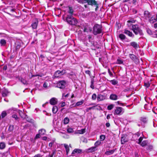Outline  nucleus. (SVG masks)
<instances>
[{
	"mask_svg": "<svg viewBox=\"0 0 157 157\" xmlns=\"http://www.w3.org/2000/svg\"><path fill=\"white\" fill-rule=\"evenodd\" d=\"M108 73H109V74L111 76H113V74L111 72V71H110V70L109 69H108Z\"/></svg>",
	"mask_w": 157,
	"mask_h": 157,
	"instance_id": "680f3d73",
	"label": "nucleus"
},
{
	"mask_svg": "<svg viewBox=\"0 0 157 157\" xmlns=\"http://www.w3.org/2000/svg\"><path fill=\"white\" fill-rule=\"evenodd\" d=\"M128 27L132 30L134 33L136 35L139 34L140 36L143 35V33L142 30L140 28L138 25L128 24Z\"/></svg>",
	"mask_w": 157,
	"mask_h": 157,
	"instance_id": "f257e3e1",
	"label": "nucleus"
},
{
	"mask_svg": "<svg viewBox=\"0 0 157 157\" xmlns=\"http://www.w3.org/2000/svg\"><path fill=\"white\" fill-rule=\"evenodd\" d=\"M67 131L68 133H71L74 132V130L72 128H70L67 129Z\"/></svg>",
	"mask_w": 157,
	"mask_h": 157,
	"instance_id": "c03bdc74",
	"label": "nucleus"
},
{
	"mask_svg": "<svg viewBox=\"0 0 157 157\" xmlns=\"http://www.w3.org/2000/svg\"><path fill=\"white\" fill-rule=\"evenodd\" d=\"M132 12L133 14H136L137 13V11L135 9H132Z\"/></svg>",
	"mask_w": 157,
	"mask_h": 157,
	"instance_id": "bf43d9fd",
	"label": "nucleus"
},
{
	"mask_svg": "<svg viewBox=\"0 0 157 157\" xmlns=\"http://www.w3.org/2000/svg\"><path fill=\"white\" fill-rule=\"evenodd\" d=\"M147 32L149 35H152V32L150 29H147Z\"/></svg>",
	"mask_w": 157,
	"mask_h": 157,
	"instance_id": "09e8293b",
	"label": "nucleus"
},
{
	"mask_svg": "<svg viewBox=\"0 0 157 157\" xmlns=\"http://www.w3.org/2000/svg\"><path fill=\"white\" fill-rule=\"evenodd\" d=\"M84 101V100H82L76 102L75 105H74V104H72V105L74 107L78 106L80 105H82L83 104Z\"/></svg>",
	"mask_w": 157,
	"mask_h": 157,
	"instance_id": "b1692460",
	"label": "nucleus"
},
{
	"mask_svg": "<svg viewBox=\"0 0 157 157\" xmlns=\"http://www.w3.org/2000/svg\"><path fill=\"white\" fill-rule=\"evenodd\" d=\"M54 144V141H52L49 143V146L50 147H52V146L53 144Z\"/></svg>",
	"mask_w": 157,
	"mask_h": 157,
	"instance_id": "052dcab7",
	"label": "nucleus"
},
{
	"mask_svg": "<svg viewBox=\"0 0 157 157\" xmlns=\"http://www.w3.org/2000/svg\"><path fill=\"white\" fill-rule=\"evenodd\" d=\"M54 76L55 77L58 78L60 76H61L60 73V71L58 70L56 71L54 74Z\"/></svg>",
	"mask_w": 157,
	"mask_h": 157,
	"instance_id": "2f4dec72",
	"label": "nucleus"
},
{
	"mask_svg": "<svg viewBox=\"0 0 157 157\" xmlns=\"http://www.w3.org/2000/svg\"><path fill=\"white\" fill-rule=\"evenodd\" d=\"M58 110V108L56 106H54L52 109V111L53 113H56Z\"/></svg>",
	"mask_w": 157,
	"mask_h": 157,
	"instance_id": "f704fd0d",
	"label": "nucleus"
},
{
	"mask_svg": "<svg viewBox=\"0 0 157 157\" xmlns=\"http://www.w3.org/2000/svg\"><path fill=\"white\" fill-rule=\"evenodd\" d=\"M156 21H157V14H155V16L154 17L153 16L149 19V22L151 23H153Z\"/></svg>",
	"mask_w": 157,
	"mask_h": 157,
	"instance_id": "f8f14e48",
	"label": "nucleus"
},
{
	"mask_svg": "<svg viewBox=\"0 0 157 157\" xmlns=\"http://www.w3.org/2000/svg\"><path fill=\"white\" fill-rule=\"evenodd\" d=\"M69 121V119L68 117H65L63 120V124H67Z\"/></svg>",
	"mask_w": 157,
	"mask_h": 157,
	"instance_id": "4c0bfd02",
	"label": "nucleus"
},
{
	"mask_svg": "<svg viewBox=\"0 0 157 157\" xmlns=\"http://www.w3.org/2000/svg\"><path fill=\"white\" fill-rule=\"evenodd\" d=\"M116 149H113L111 150L106 151L105 153V154L106 155H110L113 154Z\"/></svg>",
	"mask_w": 157,
	"mask_h": 157,
	"instance_id": "bb28decb",
	"label": "nucleus"
},
{
	"mask_svg": "<svg viewBox=\"0 0 157 157\" xmlns=\"http://www.w3.org/2000/svg\"><path fill=\"white\" fill-rule=\"evenodd\" d=\"M128 140L125 137H122L121 139V144H124L125 142H127Z\"/></svg>",
	"mask_w": 157,
	"mask_h": 157,
	"instance_id": "c85d7f7f",
	"label": "nucleus"
},
{
	"mask_svg": "<svg viewBox=\"0 0 157 157\" xmlns=\"http://www.w3.org/2000/svg\"><path fill=\"white\" fill-rule=\"evenodd\" d=\"M119 37L122 40H124L126 38L125 36L122 33L120 34L119 35Z\"/></svg>",
	"mask_w": 157,
	"mask_h": 157,
	"instance_id": "72a5a7b5",
	"label": "nucleus"
},
{
	"mask_svg": "<svg viewBox=\"0 0 157 157\" xmlns=\"http://www.w3.org/2000/svg\"><path fill=\"white\" fill-rule=\"evenodd\" d=\"M64 147L65 148V150L66 152V154L67 155L68 153V152L69 151V146L68 145L66 144H64Z\"/></svg>",
	"mask_w": 157,
	"mask_h": 157,
	"instance_id": "473e14b6",
	"label": "nucleus"
},
{
	"mask_svg": "<svg viewBox=\"0 0 157 157\" xmlns=\"http://www.w3.org/2000/svg\"><path fill=\"white\" fill-rule=\"evenodd\" d=\"M116 64H124V61L122 59L120 58H118L116 62L115 63Z\"/></svg>",
	"mask_w": 157,
	"mask_h": 157,
	"instance_id": "c756f323",
	"label": "nucleus"
},
{
	"mask_svg": "<svg viewBox=\"0 0 157 157\" xmlns=\"http://www.w3.org/2000/svg\"><path fill=\"white\" fill-rule=\"evenodd\" d=\"M131 46H132L135 49H137L139 46V45L135 42H132L130 43Z\"/></svg>",
	"mask_w": 157,
	"mask_h": 157,
	"instance_id": "393cba45",
	"label": "nucleus"
},
{
	"mask_svg": "<svg viewBox=\"0 0 157 157\" xmlns=\"http://www.w3.org/2000/svg\"><path fill=\"white\" fill-rule=\"evenodd\" d=\"M100 139L101 141H103L105 139V136L104 135H101L100 136Z\"/></svg>",
	"mask_w": 157,
	"mask_h": 157,
	"instance_id": "de8ad7c7",
	"label": "nucleus"
},
{
	"mask_svg": "<svg viewBox=\"0 0 157 157\" xmlns=\"http://www.w3.org/2000/svg\"><path fill=\"white\" fill-rule=\"evenodd\" d=\"M85 73L86 74L89 75V76H90V75H91L90 72L89 70L86 71H85Z\"/></svg>",
	"mask_w": 157,
	"mask_h": 157,
	"instance_id": "6e6d98bb",
	"label": "nucleus"
},
{
	"mask_svg": "<svg viewBox=\"0 0 157 157\" xmlns=\"http://www.w3.org/2000/svg\"><path fill=\"white\" fill-rule=\"evenodd\" d=\"M143 139V137L141 136L139 139L137 140V141H136V142L142 147H144L147 145L148 143V141L147 140H144L141 143Z\"/></svg>",
	"mask_w": 157,
	"mask_h": 157,
	"instance_id": "39448f33",
	"label": "nucleus"
},
{
	"mask_svg": "<svg viewBox=\"0 0 157 157\" xmlns=\"http://www.w3.org/2000/svg\"><path fill=\"white\" fill-rule=\"evenodd\" d=\"M124 33L130 37H133L134 36V35L131 32H130V31L126 29H125L124 30Z\"/></svg>",
	"mask_w": 157,
	"mask_h": 157,
	"instance_id": "dca6fc26",
	"label": "nucleus"
},
{
	"mask_svg": "<svg viewBox=\"0 0 157 157\" xmlns=\"http://www.w3.org/2000/svg\"><path fill=\"white\" fill-rule=\"evenodd\" d=\"M152 103L151 102L150 103H148L147 104H145L144 105V108L147 110H150L152 108Z\"/></svg>",
	"mask_w": 157,
	"mask_h": 157,
	"instance_id": "a211bd4d",
	"label": "nucleus"
},
{
	"mask_svg": "<svg viewBox=\"0 0 157 157\" xmlns=\"http://www.w3.org/2000/svg\"><path fill=\"white\" fill-rule=\"evenodd\" d=\"M80 131L81 132H79V133L81 134H83L85 132V129H82Z\"/></svg>",
	"mask_w": 157,
	"mask_h": 157,
	"instance_id": "13d9d810",
	"label": "nucleus"
},
{
	"mask_svg": "<svg viewBox=\"0 0 157 157\" xmlns=\"http://www.w3.org/2000/svg\"><path fill=\"white\" fill-rule=\"evenodd\" d=\"M6 146L5 143L4 142L0 143V149H4Z\"/></svg>",
	"mask_w": 157,
	"mask_h": 157,
	"instance_id": "c9c22d12",
	"label": "nucleus"
},
{
	"mask_svg": "<svg viewBox=\"0 0 157 157\" xmlns=\"http://www.w3.org/2000/svg\"><path fill=\"white\" fill-rule=\"evenodd\" d=\"M94 81L93 79L91 80V85L90 86V87L92 89H94Z\"/></svg>",
	"mask_w": 157,
	"mask_h": 157,
	"instance_id": "49530a36",
	"label": "nucleus"
},
{
	"mask_svg": "<svg viewBox=\"0 0 157 157\" xmlns=\"http://www.w3.org/2000/svg\"><path fill=\"white\" fill-rule=\"evenodd\" d=\"M82 29H83V31L84 33H91L92 31L91 28L87 25L83 27Z\"/></svg>",
	"mask_w": 157,
	"mask_h": 157,
	"instance_id": "9b49d317",
	"label": "nucleus"
},
{
	"mask_svg": "<svg viewBox=\"0 0 157 157\" xmlns=\"http://www.w3.org/2000/svg\"><path fill=\"white\" fill-rule=\"evenodd\" d=\"M144 85L146 86L147 87H148L150 86V85L149 83H145Z\"/></svg>",
	"mask_w": 157,
	"mask_h": 157,
	"instance_id": "774afa93",
	"label": "nucleus"
},
{
	"mask_svg": "<svg viewBox=\"0 0 157 157\" xmlns=\"http://www.w3.org/2000/svg\"><path fill=\"white\" fill-rule=\"evenodd\" d=\"M140 120L141 123L142 124V126L143 127H144V124H146L148 121V119L147 117H142L140 118Z\"/></svg>",
	"mask_w": 157,
	"mask_h": 157,
	"instance_id": "6e6552de",
	"label": "nucleus"
},
{
	"mask_svg": "<svg viewBox=\"0 0 157 157\" xmlns=\"http://www.w3.org/2000/svg\"><path fill=\"white\" fill-rule=\"evenodd\" d=\"M82 152V150L81 149H77L76 148L72 152V153H71L72 155H74L76 153H81Z\"/></svg>",
	"mask_w": 157,
	"mask_h": 157,
	"instance_id": "412c9836",
	"label": "nucleus"
},
{
	"mask_svg": "<svg viewBox=\"0 0 157 157\" xmlns=\"http://www.w3.org/2000/svg\"><path fill=\"white\" fill-rule=\"evenodd\" d=\"M66 20L68 23L71 25H76L77 23L76 19L72 15H67Z\"/></svg>",
	"mask_w": 157,
	"mask_h": 157,
	"instance_id": "7ed1b4c3",
	"label": "nucleus"
},
{
	"mask_svg": "<svg viewBox=\"0 0 157 157\" xmlns=\"http://www.w3.org/2000/svg\"><path fill=\"white\" fill-rule=\"evenodd\" d=\"M135 22V21L134 20H129L127 21V22L128 23L127 24V25L128 26V24H132V23H134Z\"/></svg>",
	"mask_w": 157,
	"mask_h": 157,
	"instance_id": "3c124183",
	"label": "nucleus"
},
{
	"mask_svg": "<svg viewBox=\"0 0 157 157\" xmlns=\"http://www.w3.org/2000/svg\"><path fill=\"white\" fill-rule=\"evenodd\" d=\"M40 134L39 133V134H37L35 138L38 139V138H39L40 137Z\"/></svg>",
	"mask_w": 157,
	"mask_h": 157,
	"instance_id": "e2e57ef3",
	"label": "nucleus"
},
{
	"mask_svg": "<svg viewBox=\"0 0 157 157\" xmlns=\"http://www.w3.org/2000/svg\"><path fill=\"white\" fill-rule=\"evenodd\" d=\"M106 98V96L101 94H98L97 95V99L98 101H103Z\"/></svg>",
	"mask_w": 157,
	"mask_h": 157,
	"instance_id": "4468645a",
	"label": "nucleus"
},
{
	"mask_svg": "<svg viewBox=\"0 0 157 157\" xmlns=\"http://www.w3.org/2000/svg\"><path fill=\"white\" fill-rule=\"evenodd\" d=\"M66 82L64 80L59 81L57 84V86L60 89H63L65 87Z\"/></svg>",
	"mask_w": 157,
	"mask_h": 157,
	"instance_id": "0eeeda50",
	"label": "nucleus"
},
{
	"mask_svg": "<svg viewBox=\"0 0 157 157\" xmlns=\"http://www.w3.org/2000/svg\"><path fill=\"white\" fill-rule=\"evenodd\" d=\"M144 17L145 19H149L151 15L150 13L148 11H144Z\"/></svg>",
	"mask_w": 157,
	"mask_h": 157,
	"instance_id": "2eb2a0df",
	"label": "nucleus"
},
{
	"mask_svg": "<svg viewBox=\"0 0 157 157\" xmlns=\"http://www.w3.org/2000/svg\"><path fill=\"white\" fill-rule=\"evenodd\" d=\"M97 149L96 148V147L94 146L88 148L86 150L88 152L92 153L96 151Z\"/></svg>",
	"mask_w": 157,
	"mask_h": 157,
	"instance_id": "5701e85b",
	"label": "nucleus"
},
{
	"mask_svg": "<svg viewBox=\"0 0 157 157\" xmlns=\"http://www.w3.org/2000/svg\"><path fill=\"white\" fill-rule=\"evenodd\" d=\"M87 40L89 42L91 43L92 45L94 46V37L93 35H89L87 36Z\"/></svg>",
	"mask_w": 157,
	"mask_h": 157,
	"instance_id": "9d476101",
	"label": "nucleus"
},
{
	"mask_svg": "<svg viewBox=\"0 0 157 157\" xmlns=\"http://www.w3.org/2000/svg\"><path fill=\"white\" fill-rule=\"evenodd\" d=\"M6 43V41L4 39H2L0 41V43L1 46L5 45Z\"/></svg>",
	"mask_w": 157,
	"mask_h": 157,
	"instance_id": "58836bf2",
	"label": "nucleus"
},
{
	"mask_svg": "<svg viewBox=\"0 0 157 157\" xmlns=\"http://www.w3.org/2000/svg\"><path fill=\"white\" fill-rule=\"evenodd\" d=\"M77 1L80 3H83V0H77Z\"/></svg>",
	"mask_w": 157,
	"mask_h": 157,
	"instance_id": "69168bd1",
	"label": "nucleus"
},
{
	"mask_svg": "<svg viewBox=\"0 0 157 157\" xmlns=\"http://www.w3.org/2000/svg\"><path fill=\"white\" fill-rule=\"evenodd\" d=\"M110 82L111 84L113 85H115L117 84L118 82L115 79H113L110 81Z\"/></svg>",
	"mask_w": 157,
	"mask_h": 157,
	"instance_id": "a19ab883",
	"label": "nucleus"
},
{
	"mask_svg": "<svg viewBox=\"0 0 157 157\" xmlns=\"http://www.w3.org/2000/svg\"><path fill=\"white\" fill-rule=\"evenodd\" d=\"M54 153H55V151H53L52 154L50 155H49V157H53Z\"/></svg>",
	"mask_w": 157,
	"mask_h": 157,
	"instance_id": "338daca9",
	"label": "nucleus"
},
{
	"mask_svg": "<svg viewBox=\"0 0 157 157\" xmlns=\"http://www.w3.org/2000/svg\"><path fill=\"white\" fill-rule=\"evenodd\" d=\"M43 87L44 88H47V84L46 82H44L43 85Z\"/></svg>",
	"mask_w": 157,
	"mask_h": 157,
	"instance_id": "0e129e2a",
	"label": "nucleus"
},
{
	"mask_svg": "<svg viewBox=\"0 0 157 157\" xmlns=\"http://www.w3.org/2000/svg\"><path fill=\"white\" fill-rule=\"evenodd\" d=\"M128 56L130 59L135 63H138L139 62V59L135 55L132 54H129Z\"/></svg>",
	"mask_w": 157,
	"mask_h": 157,
	"instance_id": "423d86ee",
	"label": "nucleus"
},
{
	"mask_svg": "<svg viewBox=\"0 0 157 157\" xmlns=\"http://www.w3.org/2000/svg\"><path fill=\"white\" fill-rule=\"evenodd\" d=\"M18 12V10L15 9H10V12L12 13H10V15L13 16L16 18H18L19 17L17 16Z\"/></svg>",
	"mask_w": 157,
	"mask_h": 157,
	"instance_id": "1a4fd4ad",
	"label": "nucleus"
},
{
	"mask_svg": "<svg viewBox=\"0 0 157 157\" xmlns=\"http://www.w3.org/2000/svg\"><path fill=\"white\" fill-rule=\"evenodd\" d=\"M101 144V142L99 140H98L97 141L95 142V143L94 144V146L95 147H96V148L97 147L99 146Z\"/></svg>",
	"mask_w": 157,
	"mask_h": 157,
	"instance_id": "ea45409f",
	"label": "nucleus"
},
{
	"mask_svg": "<svg viewBox=\"0 0 157 157\" xmlns=\"http://www.w3.org/2000/svg\"><path fill=\"white\" fill-rule=\"evenodd\" d=\"M74 10L71 7H69V10L68 11V12L70 14V15H72L73 14Z\"/></svg>",
	"mask_w": 157,
	"mask_h": 157,
	"instance_id": "7c9ffc66",
	"label": "nucleus"
},
{
	"mask_svg": "<svg viewBox=\"0 0 157 157\" xmlns=\"http://www.w3.org/2000/svg\"><path fill=\"white\" fill-rule=\"evenodd\" d=\"M102 26L101 25L95 24L93 27V33L95 35L101 34L102 32Z\"/></svg>",
	"mask_w": 157,
	"mask_h": 157,
	"instance_id": "f03ea898",
	"label": "nucleus"
},
{
	"mask_svg": "<svg viewBox=\"0 0 157 157\" xmlns=\"http://www.w3.org/2000/svg\"><path fill=\"white\" fill-rule=\"evenodd\" d=\"M97 96V95L95 94H94L92 96V99L93 100H95Z\"/></svg>",
	"mask_w": 157,
	"mask_h": 157,
	"instance_id": "8fccbe9b",
	"label": "nucleus"
},
{
	"mask_svg": "<svg viewBox=\"0 0 157 157\" xmlns=\"http://www.w3.org/2000/svg\"><path fill=\"white\" fill-rule=\"evenodd\" d=\"M114 106V105L113 104H111L107 106V109L108 110H111L113 109Z\"/></svg>",
	"mask_w": 157,
	"mask_h": 157,
	"instance_id": "37998d69",
	"label": "nucleus"
},
{
	"mask_svg": "<svg viewBox=\"0 0 157 157\" xmlns=\"http://www.w3.org/2000/svg\"><path fill=\"white\" fill-rule=\"evenodd\" d=\"M12 117V118H14L16 120H17L18 119V117L16 114H14L13 115Z\"/></svg>",
	"mask_w": 157,
	"mask_h": 157,
	"instance_id": "603ef678",
	"label": "nucleus"
},
{
	"mask_svg": "<svg viewBox=\"0 0 157 157\" xmlns=\"http://www.w3.org/2000/svg\"><path fill=\"white\" fill-rule=\"evenodd\" d=\"M99 107H100L99 106H98L97 105H95V106H93L90 107V110L91 109H93V110L97 109V110H98L99 109V108H98Z\"/></svg>",
	"mask_w": 157,
	"mask_h": 157,
	"instance_id": "79ce46f5",
	"label": "nucleus"
},
{
	"mask_svg": "<svg viewBox=\"0 0 157 157\" xmlns=\"http://www.w3.org/2000/svg\"><path fill=\"white\" fill-rule=\"evenodd\" d=\"M86 1L89 5L95 6H96L95 10L97 11L98 8V4L95 0H84Z\"/></svg>",
	"mask_w": 157,
	"mask_h": 157,
	"instance_id": "20e7f679",
	"label": "nucleus"
},
{
	"mask_svg": "<svg viewBox=\"0 0 157 157\" xmlns=\"http://www.w3.org/2000/svg\"><path fill=\"white\" fill-rule=\"evenodd\" d=\"M16 48L18 49L20 48V43L19 42H16Z\"/></svg>",
	"mask_w": 157,
	"mask_h": 157,
	"instance_id": "a18cd8bd",
	"label": "nucleus"
},
{
	"mask_svg": "<svg viewBox=\"0 0 157 157\" xmlns=\"http://www.w3.org/2000/svg\"><path fill=\"white\" fill-rule=\"evenodd\" d=\"M9 112L8 110L7 111H4L2 112L1 116L2 118H4L6 115L7 113H9Z\"/></svg>",
	"mask_w": 157,
	"mask_h": 157,
	"instance_id": "cd10ccee",
	"label": "nucleus"
},
{
	"mask_svg": "<svg viewBox=\"0 0 157 157\" xmlns=\"http://www.w3.org/2000/svg\"><path fill=\"white\" fill-rule=\"evenodd\" d=\"M66 73V70H63L62 71H60V73L61 75H64V74Z\"/></svg>",
	"mask_w": 157,
	"mask_h": 157,
	"instance_id": "5fc2aeb1",
	"label": "nucleus"
},
{
	"mask_svg": "<svg viewBox=\"0 0 157 157\" xmlns=\"http://www.w3.org/2000/svg\"><path fill=\"white\" fill-rule=\"evenodd\" d=\"M117 103L118 105H121L122 106H124L126 105L125 103H122L120 101H118L117 102Z\"/></svg>",
	"mask_w": 157,
	"mask_h": 157,
	"instance_id": "864d4df0",
	"label": "nucleus"
},
{
	"mask_svg": "<svg viewBox=\"0 0 157 157\" xmlns=\"http://www.w3.org/2000/svg\"><path fill=\"white\" fill-rule=\"evenodd\" d=\"M109 98L112 100H116L118 99V96L116 94H112L110 96Z\"/></svg>",
	"mask_w": 157,
	"mask_h": 157,
	"instance_id": "4be33fe9",
	"label": "nucleus"
},
{
	"mask_svg": "<svg viewBox=\"0 0 157 157\" xmlns=\"http://www.w3.org/2000/svg\"><path fill=\"white\" fill-rule=\"evenodd\" d=\"M141 133L139 132H137L135 134H133L132 136V139L134 140L137 141V140H138V138L140 136Z\"/></svg>",
	"mask_w": 157,
	"mask_h": 157,
	"instance_id": "aec40b11",
	"label": "nucleus"
},
{
	"mask_svg": "<svg viewBox=\"0 0 157 157\" xmlns=\"http://www.w3.org/2000/svg\"><path fill=\"white\" fill-rule=\"evenodd\" d=\"M38 21L36 20L32 23L31 26L33 29H36L37 28L38 25Z\"/></svg>",
	"mask_w": 157,
	"mask_h": 157,
	"instance_id": "6ab92c4d",
	"label": "nucleus"
},
{
	"mask_svg": "<svg viewBox=\"0 0 157 157\" xmlns=\"http://www.w3.org/2000/svg\"><path fill=\"white\" fill-rule=\"evenodd\" d=\"M123 110V108L120 107H117L115 110V113L117 115H120Z\"/></svg>",
	"mask_w": 157,
	"mask_h": 157,
	"instance_id": "ddd939ff",
	"label": "nucleus"
},
{
	"mask_svg": "<svg viewBox=\"0 0 157 157\" xmlns=\"http://www.w3.org/2000/svg\"><path fill=\"white\" fill-rule=\"evenodd\" d=\"M69 95V93H68L66 95H65V94L63 93V94L62 97H63H63H65V98H67L68 97Z\"/></svg>",
	"mask_w": 157,
	"mask_h": 157,
	"instance_id": "4d7b16f0",
	"label": "nucleus"
},
{
	"mask_svg": "<svg viewBox=\"0 0 157 157\" xmlns=\"http://www.w3.org/2000/svg\"><path fill=\"white\" fill-rule=\"evenodd\" d=\"M18 80L24 85H27V84L26 80L21 77H19L18 78Z\"/></svg>",
	"mask_w": 157,
	"mask_h": 157,
	"instance_id": "a878e982",
	"label": "nucleus"
},
{
	"mask_svg": "<svg viewBox=\"0 0 157 157\" xmlns=\"http://www.w3.org/2000/svg\"><path fill=\"white\" fill-rule=\"evenodd\" d=\"M57 103V99L55 98H52L50 100V103L52 105H54Z\"/></svg>",
	"mask_w": 157,
	"mask_h": 157,
	"instance_id": "f3484780",
	"label": "nucleus"
},
{
	"mask_svg": "<svg viewBox=\"0 0 157 157\" xmlns=\"http://www.w3.org/2000/svg\"><path fill=\"white\" fill-rule=\"evenodd\" d=\"M46 132V131L44 129H42L40 130L39 131V133L42 135H44Z\"/></svg>",
	"mask_w": 157,
	"mask_h": 157,
	"instance_id": "e433bc0d",
	"label": "nucleus"
}]
</instances>
